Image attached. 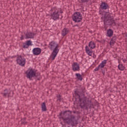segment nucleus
Returning <instances> with one entry per match:
<instances>
[{
  "label": "nucleus",
  "instance_id": "1",
  "mask_svg": "<svg viewBox=\"0 0 127 127\" xmlns=\"http://www.w3.org/2000/svg\"><path fill=\"white\" fill-rule=\"evenodd\" d=\"M83 88L79 87L75 89L73 97L75 98V101H78L79 107L81 109L85 108L86 110L92 109L94 108V105L91 100H89V98L85 96V94L83 93Z\"/></svg>",
  "mask_w": 127,
  "mask_h": 127
},
{
  "label": "nucleus",
  "instance_id": "2",
  "mask_svg": "<svg viewBox=\"0 0 127 127\" xmlns=\"http://www.w3.org/2000/svg\"><path fill=\"white\" fill-rule=\"evenodd\" d=\"M58 117H60L59 119H62L64 123L77 121V120H76V116H75V115H73V114H72V111L70 110L61 112L59 116H58Z\"/></svg>",
  "mask_w": 127,
  "mask_h": 127
},
{
  "label": "nucleus",
  "instance_id": "3",
  "mask_svg": "<svg viewBox=\"0 0 127 127\" xmlns=\"http://www.w3.org/2000/svg\"><path fill=\"white\" fill-rule=\"evenodd\" d=\"M49 48L50 50H53L51 55V58L52 61H53L55 60L57 54H58V52H59V49H58L59 48V44H57L55 41H53L49 43Z\"/></svg>",
  "mask_w": 127,
  "mask_h": 127
},
{
  "label": "nucleus",
  "instance_id": "4",
  "mask_svg": "<svg viewBox=\"0 0 127 127\" xmlns=\"http://www.w3.org/2000/svg\"><path fill=\"white\" fill-rule=\"evenodd\" d=\"M103 21L104 24H106V25H113V26H116V22L114 19L112 18V17L110 14V12H106Z\"/></svg>",
  "mask_w": 127,
  "mask_h": 127
},
{
  "label": "nucleus",
  "instance_id": "5",
  "mask_svg": "<svg viewBox=\"0 0 127 127\" xmlns=\"http://www.w3.org/2000/svg\"><path fill=\"white\" fill-rule=\"evenodd\" d=\"M56 8V7H53L50 10V11H54L51 13L50 16L52 17V19L55 21L59 19V16H60L59 11L57 10H55Z\"/></svg>",
  "mask_w": 127,
  "mask_h": 127
},
{
  "label": "nucleus",
  "instance_id": "6",
  "mask_svg": "<svg viewBox=\"0 0 127 127\" xmlns=\"http://www.w3.org/2000/svg\"><path fill=\"white\" fill-rule=\"evenodd\" d=\"M17 57L16 59L17 64H18L20 66L22 67H24L25 66V63H26V61L24 57L21 55H17Z\"/></svg>",
  "mask_w": 127,
  "mask_h": 127
},
{
  "label": "nucleus",
  "instance_id": "7",
  "mask_svg": "<svg viewBox=\"0 0 127 127\" xmlns=\"http://www.w3.org/2000/svg\"><path fill=\"white\" fill-rule=\"evenodd\" d=\"M72 18L74 22H80V21H82V19H83L82 14H81V12H75L72 15Z\"/></svg>",
  "mask_w": 127,
  "mask_h": 127
},
{
  "label": "nucleus",
  "instance_id": "8",
  "mask_svg": "<svg viewBox=\"0 0 127 127\" xmlns=\"http://www.w3.org/2000/svg\"><path fill=\"white\" fill-rule=\"evenodd\" d=\"M25 74H26V77H27L28 79L32 80V78H34V76H35V70L33 68H29L25 72Z\"/></svg>",
  "mask_w": 127,
  "mask_h": 127
},
{
  "label": "nucleus",
  "instance_id": "9",
  "mask_svg": "<svg viewBox=\"0 0 127 127\" xmlns=\"http://www.w3.org/2000/svg\"><path fill=\"white\" fill-rule=\"evenodd\" d=\"M110 6L109 4L106 2H102L99 6V9H102L103 10H106V9H109Z\"/></svg>",
  "mask_w": 127,
  "mask_h": 127
},
{
  "label": "nucleus",
  "instance_id": "10",
  "mask_svg": "<svg viewBox=\"0 0 127 127\" xmlns=\"http://www.w3.org/2000/svg\"><path fill=\"white\" fill-rule=\"evenodd\" d=\"M72 68L73 72L80 71V64L78 63H73L72 64Z\"/></svg>",
  "mask_w": 127,
  "mask_h": 127
},
{
  "label": "nucleus",
  "instance_id": "11",
  "mask_svg": "<svg viewBox=\"0 0 127 127\" xmlns=\"http://www.w3.org/2000/svg\"><path fill=\"white\" fill-rule=\"evenodd\" d=\"M25 34V39H32L34 38V36L35 35V33L33 32H27Z\"/></svg>",
  "mask_w": 127,
  "mask_h": 127
},
{
  "label": "nucleus",
  "instance_id": "12",
  "mask_svg": "<svg viewBox=\"0 0 127 127\" xmlns=\"http://www.w3.org/2000/svg\"><path fill=\"white\" fill-rule=\"evenodd\" d=\"M29 46H32V41L31 40H28L23 43V48H28Z\"/></svg>",
  "mask_w": 127,
  "mask_h": 127
},
{
  "label": "nucleus",
  "instance_id": "13",
  "mask_svg": "<svg viewBox=\"0 0 127 127\" xmlns=\"http://www.w3.org/2000/svg\"><path fill=\"white\" fill-rule=\"evenodd\" d=\"M32 52L34 55H39L41 53V49L40 48H34L32 50Z\"/></svg>",
  "mask_w": 127,
  "mask_h": 127
},
{
  "label": "nucleus",
  "instance_id": "14",
  "mask_svg": "<svg viewBox=\"0 0 127 127\" xmlns=\"http://www.w3.org/2000/svg\"><path fill=\"white\" fill-rule=\"evenodd\" d=\"M1 94L4 98H6V96H7L8 98H9V97H11L10 96V92H8V89L7 88L4 89L3 90V92L1 93Z\"/></svg>",
  "mask_w": 127,
  "mask_h": 127
},
{
  "label": "nucleus",
  "instance_id": "15",
  "mask_svg": "<svg viewBox=\"0 0 127 127\" xmlns=\"http://www.w3.org/2000/svg\"><path fill=\"white\" fill-rule=\"evenodd\" d=\"M106 36L112 37L114 35V30L112 29H109L107 30Z\"/></svg>",
  "mask_w": 127,
  "mask_h": 127
},
{
  "label": "nucleus",
  "instance_id": "16",
  "mask_svg": "<svg viewBox=\"0 0 127 127\" xmlns=\"http://www.w3.org/2000/svg\"><path fill=\"white\" fill-rule=\"evenodd\" d=\"M88 46L91 49H94V48H96V43L94 42L90 41L89 43Z\"/></svg>",
  "mask_w": 127,
  "mask_h": 127
},
{
  "label": "nucleus",
  "instance_id": "17",
  "mask_svg": "<svg viewBox=\"0 0 127 127\" xmlns=\"http://www.w3.org/2000/svg\"><path fill=\"white\" fill-rule=\"evenodd\" d=\"M85 51L89 56H92V54H93V51H90L88 46H86L85 47Z\"/></svg>",
  "mask_w": 127,
  "mask_h": 127
},
{
  "label": "nucleus",
  "instance_id": "18",
  "mask_svg": "<svg viewBox=\"0 0 127 127\" xmlns=\"http://www.w3.org/2000/svg\"><path fill=\"white\" fill-rule=\"evenodd\" d=\"M41 109L42 112H47V108L46 107V103L45 102L41 104Z\"/></svg>",
  "mask_w": 127,
  "mask_h": 127
},
{
  "label": "nucleus",
  "instance_id": "19",
  "mask_svg": "<svg viewBox=\"0 0 127 127\" xmlns=\"http://www.w3.org/2000/svg\"><path fill=\"white\" fill-rule=\"evenodd\" d=\"M117 41V36H113L110 41V45H114L115 43H116V42Z\"/></svg>",
  "mask_w": 127,
  "mask_h": 127
},
{
  "label": "nucleus",
  "instance_id": "20",
  "mask_svg": "<svg viewBox=\"0 0 127 127\" xmlns=\"http://www.w3.org/2000/svg\"><path fill=\"white\" fill-rule=\"evenodd\" d=\"M100 69H101L102 74H103V75H105V70H103V67H101L100 64L95 68L94 71H95V72H97V71H99Z\"/></svg>",
  "mask_w": 127,
  "mask_h": 127
},
{
  "label": "nucleus",
  "instance_id": "21",
  "mask_svg": "<svg viewBox=\"0 0 127 127\" xmlns=\"http://www.w3.org/2000/svg\"><path fill=\"white\" fill-rule=\"evenodd\" d=\"M68 32L69 30L67 29V28H64L62 31V35H63V36H65V35H66V34H68Z\"/></svg>",
  "mask_w": 127,
  "mask_h": 127
},
{
  "label": "nucleus",
  "instance_id": "22",
  "mask_svg": "<svg viewBox=\"0 0 127 127\" xmlns=\"http://www.w3.org/2000/svg\"><path fill=\"white\" fill-rule=\"evenodd\" d=\"M34 77H35L36 79L37 80H40V78H41V75H40V72H36V71L35 72V75Z\"/></svg>",
  "mask_w": 127,
  "mask_h": 127
},
{
  "label": "nucleus",
  "instance_id": "23",
  "mask_svg": "<svg viewBox=\"0 0 127 127\" xmlns=\"http://www.w3.org/2000/svg\"><path fill=\"white\" fill-rule=\"evenodd\" d=\"M75 76L77 77V80H78L79 81H82V80H83V77L80 73H76Z\"/></svg>",
  "mask_w": 127,
  "mask_h": 127
},
{
  "label": "nucleus",
  "instance_id": "24",
  "mask_svg": "<svg viewBox=\"0 0 127 127\" xmlns=\"http://www.w3.org/2000/svg\"><path fill=\"white\" fill-rule=\"evenodd\" d=\"M26 118L24 117L23 119L21 120V125H24V126H25V125H27V122H26Z\"/></svg>",
  "mask_w": 127,
  "mask_h": 127
},
{
  "label": "nucleus",
  "instance_id": "25",
  "mask_svg": "<svg viewBox=\"0 0 127 127\" xmlns=\"http://www.w3.org/2000/svg\"><path fill=\"white\" fill-rule=\"evenodd\" d=\"M107 60H104L102 62V63L99 64L100 65H101V67L104 68V67L106 66V64H107Z\"/></svg>",
  "mask_w": 127,
  "mask_h": 127
},
{
  "label": "nucleus",
  "instance_id": "26",
  "mask_svg": "<svg viewBox=\"0 0 127 127\" xmlns=\"http://www.w3.org/2000/svg\"><path fill=\"white\" fill-rule=\"evenodd\" d=\"M118 68L121 71H124L125 70V66L122 64H121L118 65Z\"/></svg>",
  "mask_w": 127,
  "mask_h": 127
},
{
  "label": "nucleus",
  "instance_id": "27",
  "mask_svg": "<svg viewBox=\"0 0 127 127\" xmlns=\"http://www.w3.org/2000/svg\"><path fill=\"white\" fill-rule=\"evenodd\" d=\"M57 101H59V102H61L62 100H63V97H62V96L61 95H57Z\"/></svg>",
  "mask_w": 127,
  "mask_h": 127
},
{
  "label": "nucleus",
  "instance_id": "28",
  "mask_svg": "<svg viewBox=\"0 0 127 127\" xmlns=\"http://www.w3.org/2000/svg\"><path fill=\"white\" fill-rule=\"evenodd\" d=\"M82 3H87V2H89L90 1V0H80Z\"/></svg>",
  "mask_w": 127,
  "mask_h": 127
},
{
  "label": "nucleus",
  "instance_id": "29",
  "mask_svg": "<svg viewBox=\"0 0 127 127\" xmlns=\"http://www.w3.org/2000/svg\"><path fill=\"white\" fill-rule=\"evenodd\" d=\"M73 114H77V115H79V114H80L79 112L76 111H73Z\"/></svg>",
  "mask_w": 127,
  "mask_h": 127
},
{
  "label": "nucleus",
  "instance_id": "30",
  "mask_svg": "<svg viewBox=\"0 0 127 127\" xmlns=\"http://www.w3.org/2000/svg\"><path fill=\"white\" fill-rule=\"evenodd\" d=\"M102 9H99V14H103V11H102Z\"/></svg>",
  "mask_w": 127,
  "mask_h": 127
},
{
  "label": "nucleus",
  "instance_id": "31",
  "mask_svg": "<svg viewBox=\"0 0 127 127\" xmlns=\"http://www.w3.org/2000/svg\"><path fill=\"white\" fill-rule=\"evenodd\" d=\"M20 38L21 40H23V39H24V38H23V35H21Z\"/></svg>",
  "mask_w": 127,
  "mask_h": 127
},
{
  "label": "nucleus",
  "instance_id": "32",
  "mask_svg": "<svg viewBox=\"0 0 127 127\" xmlns=\"http://www.w3.org/2000/svg\"><path fill=\"white\" fill-rule=\"evenodd\" d=\"M123 61L124 63H126V62H127L126 60H123Z\"/></svg>",
  "mask_w": 127,
  "mask_h": 127
},
{
  "label": "nucleus",
  "instance_id": "33",
  "mask_svg": "<svg viewBox=\"0 0 127 127\" xmlns=\"http://www.w3.org/2000/svg\"><path fill=\"white\" fill-rule=\"evenodd\" d=\"M16 58V56H13L11 57V58Z\"/></svg>",
  "mask_w": 127,
  "mask_h": 127
},
{
  "label": "nucleus",
  "instance_id": "34",
  "mask_svg": "<svg viewBox=\"0 0 127 127\" xmlns=\"http://www.w3.org/2000/svg\"><path fill=\"white\" fill-rule=\"evenodd\" d=\"M60 13H63V11H61Z\"/></svg>",
  "mask_w": 127,
  "mask_h": 127
},
{
  "label": "nucleus",
  "instance_id": "35",
  "mask_svg": "<svg viewBox=\"0 0 127 127\" xmlns=\"http://www.w3.org/2000/svg\"><path fill=\"white\" fill-rule=\"evenodd\" d=\"M98 42H101V41H98Z\"/></svg>",
  "mask_w": 127,
  "mask_h": 127
}]
</instances>
